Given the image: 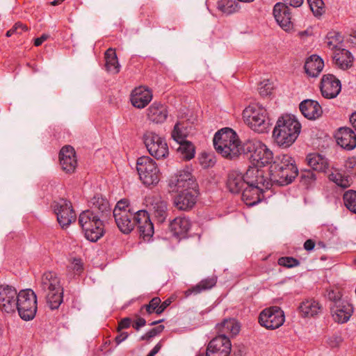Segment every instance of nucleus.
<instances>
[{
  "label": "nucleus",
  "instance_id": "nucleus-24",
  "mask_svg": "<svg viewBox=\"0 0 356 356\" xmlns=\"http://www.w3.org/2000/svg\"><path fill=\"white\" fill-rule=\"evenodd\" d=\"M62 289L60 279L56 273L47 271L42 275L40 285V290L42 293L56 290L62 291Z\"/></svg>",
  "mask_w": 356,
  "mask_h": 356
},
{
  "label": "nucleus",
  "instance_id": "nucleus-8",
  "mask_svg": "<svg viewBox=\"0 0 356 356\" xmlns=\"http://www.w3.org/2000/svg\"><path fill=\"white\" fill-rule=\"evenodd\" d=\"M144 144L149 154L156 159H165L168 156L169 149L165 138L155 132L147 131L143 136Z\"/></svg>",
  "mask_w": 356,
  "mask_h": 356
},
{
  "label": "nucleus",
  "instance_id": "nucleus-50",
  "mask_svg": "<svg viewBox=\"0 0 356 356\" xmlns=\"http://www.w3.org/2000/svg\"><path fill=\"white\" fill-rule=\"evenodd\" d=\"M327 298L330 305L343 304L346 300L342 298V293L338 289H332L327 291Z\"/></svg>",
  "mask_w": 356,
  "mask_h": 356
},
{
  "label": "nucleus",
  "instance_id": "nucleus-45",
  "mask_svg": "<svg viewBox=\"0 0 356 356\" xmlns=\"http://www.w3.org/2000/svg\"><path fill=\"white\" fill-rule=\"evenodd\" d=\"M345 207L352 213H356V191L348 190L343 193Z\"/></svg>",
  "mask_w": 356,
  "mask_h": 356
},
{
  "label": "nucleus",
  "instance_id": "nucleus-48",
  "mask_svg": "<svg viewBox=\"0 0 356 356\" xmlns=\"http://www.w3.org/2000/svg\"><path fill=\"white\" fill-rule=\"evenodd\" d=\"M316 179V172L311 169L302 170L300 172V180L304 185L308 187Z\"/></svg>",
  "mask_w": 356,
  "mask_h": 356
},
{
  "label": "nucleus",
  "instance_id": "nucleus-33",
  "mask_svg": "<svg viewBox=\"0 0 356 356\" xmlns=\"http://www.w3.org/2000/svg\"><path fill=\"white\" fill-rule=\"evenodd\" d=\"M259 148L256 153L252 156V159L256 161L259 166H264L267 164L272 163L273 161V154L266 145L264 143H258Z\"/></svg>",
  "mask_w": 356,
  "mask_h": 356
},
{
  "label": "nucleus",
  "instance_id": "nucleus-51",
  "mask_svg": "<svg viewBox=\"0 0 356 356\" xmlns=\"http://www.w3.org/2000/svg\"><path fill=\"white\" fill-rule=\"evenodd\" d=\"M307 2L314 15H321L325 12L323 0H307Z\"/></svg>",
  "mask_w": 356,
  "mask_h": 356
},
{
  "label": "nucleus",
  "instance_id": "nucleus-37",
  "mask_svg": "<svg viewBox=\"0 0 356 356\" xmlns=\"http://www.w3.org/2000/svg\"><path fill=\"white\" fill-rule=\"evenodd\" d=\"M306 159L308 165L314 172H324L328 168L326 159L318 154H309Z\"/></svg>",
  "mask_w": 356,
  "mask_h": 356
},
{
  "label": "nucleus",
  "instance_id": "nucleus-27",
  "mask_svg": "<svg viewBox=\"0 0 356 356\" xmlns=\"http://www.w3.org/2000/svg\"><path fill=\"white\" fill-rule=\"evenodd\" d=\"M239 323L233 318H225L220 323L216 325L218 336L224 337H233L238 334L240 331Z\"/></svg>",
  "mask_w": 356,
  "mask_h": 356
},
{
  "label": "nucleus",
  "instance_id": "nucleus-19",
  "mask_svg": "<svg viewBox=\"0 0 356 356\" xmlns=\"http://www.w3.org/2000/svg\"><path fill=\"white\" fill-rule=\"evenodd\" d=\"M191 227V220L185 216L175 218L170 220L168 227L172 235L177 238H186Z\"/></svg>",
  "mask_w": 356,
  "mask_h": 356
},
{
  "label": "nucleus",
  "instance_id": "nucleus-6",
  "mask_svg": "<svg viewBox=\"0 0 356 356\" xmlns=\"http://www.w3.org/2000/svg\"><path fill=\"white\" fill-rule=\"evenodd\" d=\"M37 296L30 289L21 290L16 300V308L19 316L24 321L32 320L37 312Z\"/></svg>",
  "mask_w": 356,
  "mask_h": 356
},
{
  "label": "nucleus",
  "instance_id": "nucleus-30",
  "mask_svg": "<svg viewBox=\"0 0 356 356\" xmlns=\"http://www.w3.org/2000/svg\"><path fill=\"white\" fill-rule=\"evenodd\" d=\"M298 310L302 317L310 318L321 314L323 307L314 299H307L300 303Z\"/></svg>",
  "mask_w": 356,
  "mask_h": 356
},
{
  "label": "nucleus",
  "instance_id": "nucleus-16",
  "mask_svg": "<svg viewBox=\"0 0 356 356\" xmlns=\"http://www.w3.org/2000/svg\"><path fill=\"white\" fill-rule=\"evenodd\" d=\"M273 13L277 23L283 30L288 31L292 29V10L286 3L282 2L275 3Z\"/></svg>",
  "mask_w": 356,
  "mask_h": 356
},
{
  "label": "nucleus",
  "instance_id": "nucleus-56",
  "mask_svg": "<svg viewBox=\"0 0 356 356\" xmlns=\"http://www.w3.org/2000/svg\"><path fill=\"white\" fill-rule=\"evenodd\" d=\"M28 31V28L26 25L23 24L21 22H17L15 24L12 29H10L6 32V35L7 37H10L15 33L22 34L24 31Z\"/></svg>",
  "mask_w": 356,
  "mask_h": 356
},
{
  "label": "nucleus",
  "instance_id": "nucleus-36",
  "mask_svg": "<svg viewBox=\"0 0 356 356\" xmlns=\"http://www.w3.org/2000/svg\"><path fill=\"white\" fill-rule=\"evenodd\" d=\"M332 58L335 64L342 70L348 69L352 66L353 56L351 53L346 49H339V50L334 52Z\"/></svg>",
  "mask_w": 356,
  "mask_h": 356
},
{
  "label": "nucleus",
  "instance_id": "nucleus-13",
  "mask_svg": "<svg viewBox=\"0 0 356 356\" xmlns=\"http://www.w3.org/2000/svg\"><path fill=\"white\" fill-rule=\"evenodd\" d=\"M90 209L86 210L95 216L108 220L111 216V208L108 200L100 194H96L89 201Z\"/></svg>",
  "mask_w": 356,
  "mask_h": 356
},
{
  "label": "nucleus",
  "instance_id": "nucleus-10",
  "mask_svg": "<svg viewBox=\"0 0 356 356\" xmlns=\"http://www.w3.org/2000/svg\"><path fill=\"white\" fill-rule=\"evenodd\" d=\"M285 321L283 310L277 307L273 306L266 308L261 312L259 316V323L268 330H275L281 327Z\"/></svg>",
  "mask_w": 356,
  "mask_h": 356
},
{
  "label": "nucleus",
  "instance_id": "nucleus-63",
  "mask_svg": "<svg viewBox=\"0 0 356 356\" xmlns=\"http://www.w3.org/2000/svg\"><path fill=\"white\" fill-rule=\"evenodd\" d=\"M49 35L48 34H42L40 37L37 38L34 40V45L35 47L40 46L44 41H46L49 38Z\"/></svg>",
  "mask_w": 356,
  "mask_h": 356
},
{
  "label": "nucleus",
  "instance_id": "nucleus-38",
  "mask_svg": "<svg viewBox=\"0 0 356 356\" xmlns=\"http://www.w3.org/2000/svg\"><path fill=\"white\" fill-rule=\"evenodd\" d=\"M106 70L112 74H118L120 70L117 54L114 49H108L104 54Z\"/></svg>",
  "mask_w": 356,
  "mask_h": 356
},
{
  "label": "nucleus",
  "instance_id": "nucleus-60",
  "mask_svg": "<svg viewBox=\"0 0 356 356\" xmlns=\"http://www.w3.org/2000/svg\"><path fill=\"white\" fill-rule=\"evenodd\" d=\"M304 0H283V3L286 6L289 5L293 8H298L302 6Z\"/></svg>",
  "mask_w": 356,
  "mask_h": 356
},
{
  "label": "nucleus",
  "instance_id": "nucleus-47",
  "mask_svg": "<svg viewBox=\"0 0 356 356\" xmlns=\"http://www.w3.org/2000/svg\"><path fill=\"white\" fill-rule=\"evenodd\" d=\"M218 8L222 13L229 15L237 10L238 4L232 0H221L218 2Z\"/></svg>",
  "mask_w": 356,
  "mask_h": 356
},
{
  "label": "nucleus",
  "instance_id": "nucleus-62",
  "mask_svg": "<svg viewBox=\"0 0 356 356\" xmlns=\"http://www.w3.org/2000/svg\"><path fill=\"white\" fill-rule=\"evenodd\" d=\"M129 337V334L127 332H123L119 333L115 338V341L117 345H119L120 343L124 341Z\"/></svg>",
  "mask_w": 356,
  "mask_h": 356
},
{
  "label": "nucleus",
  "instance_id": "nucleus-42",
  "mask_svg": "<svg viewBox=\"0 0 356 356\" xmlns=\"http://www.w3.org/2000/svg\"><path fill=\"white\" fill-rule=\"evenodd\" d=\"M343 37L338 32H330L326 36L325 43L334 52L342 48Z\"/></svg>",
  "mask_w": 356,
  "mask_h": 356
},
{
  "label": "nucleus",
  "instance_id": "nucleus-44",
  "mask_svg": "<svg viewBox=\"0 0 356 356\" xmlns=\"http://www.w3.org/2000/svg\"><path fill=\"white\" fill-rule=\"evenodd\" d=\"M179 144V147L177 150L180 152L185 160L189 161L194 158L195 154V148L192 143L186 140L181 142Z\"/></svg>",
  "mask_w": 356,
  "mask_h": 356
},
{
  "label": "nucleus",
  "instance_id": "nucleus-9",
  "mask_svg": "<svg viewBox=\"0 0 356 356\" xmlns=\"http://www.w3.org/2000/svg\"><path fill=\"white\" fill-rule=\"evenodd\" d=\"M51 207L56 215L57 221L63 229L67 228L76 220V214L70 201L65 198L54 200Z\"/></svg>",
  "mask_w": 356,
  "mask_h": 356
},
{
  "label": "nucleus",
  "instance_id": "nucleus-26",
  "mask_svg": "<svg viewBox=\"0 0 356 356\" xmlns=\"http://www.w3.org/2000/svg\"><path fill=\"white\" fill-rule=\"evenodd\" d=\"M227 187L232 193H239L243 191L247 185L246 173H241L232 170L228 173Z\"/></svg>",
  "mask_w": 356,
  "mask_h": 356
},
{
  "label": "nucleus",
  "instance_id": "nucleus-22",
  "mask_svg": "<svg viewBox=\"0 0 356 356\" xmlns=\"http://www.w3.org/2000/svg\"><path fill=\"white\" fill-rule=\"evenodd\" d=\"M330 309L334 321L341 324L348 322L354 311L353 305L348 301L343 304L330 305Z\"/></svg>",
  "mask_w": 356,
  "mask_h": 356
},
{
  "label": "nucleus",
  "instance_id": "nucleus-18",
  "mask_svg": "<svg viewBox=\"0 0 356 356\" xmlns=\"http://www.w3.org/2000/svg\"><path fill=\"white\" fill-rule=\"evenodd\" d=\"M170 187L176 192L195 190L196 184L191 173L188 172H180L175 175L170 179Z\"/></svg>",
  "mask_w": 356,
  "mask_h": 356
},
{
  "label": "nucleus",
  "instance_id": "nucleus-57",
  "mask_svg": "<svg viewBox=\"0 0 356 356\" xmlns=\"http://www.w3.org/2000/svg\"><path fill=\"white\" fill-rule=\"evenodd\" d=\"M272 89V84L269 82L268 80H267L260 83L259 92L261 96H268L270 95Z\"/></svg>",
  "mask_w": 356,
  "mask_h": 356
},
{
  "label": "nucleus",
  "instance_id": "nucleus-3",
  "mask_svg": "<svg viewBox=\"0 0 356 356\" xmlns=\"http://www.w3.org/2000/svg\"><path fill=\"white\" fill-rule=\"evenodd\" d=\"M213 142L216 152L226 159L232 160L240 155V140L231 128L225 127L217 131Z\"/></svg>",
  "mask_w": 356,
  "mask_h": 356
},
{
  "label": "nucleus",
  "instance_id": "nucleus-7",
  "mask_svg": "<svg viewBox=\"0 0 356 356\" xmlns=\"http://www.w3.org/2000/svg\"><path fill=\"white\" fill-rule=\"evenodd\" d=\"M136 169L143 184L155 186L160 180V171L156 163L149 156H141L137 159Z\"/></svg>",
  "mask_w": 356,
  "mask_h": 356
},
{
  "label": "nucleus",
  "instance_id": "nucleus-35",
  "mask_svg": "<svg viewBox=\"0 0 356 356\" xmlns=\"http://www.w3.org/2000/svg\"><path fill=\"white\" fill-rule=\"evenodd\" d=\"M152 207V213L156 222L163 223L169 215L167 202L161 199H154Z\"/></svg>",
  "mask_w": 356,
  "mask_h": 356
},
{
  "label": "nucleus",
  "instance_id": "nucleus-55",
  "mask_svg": "<svg viewBox=\"0 0 356 356\" xmlns=\"http://www.w3.org/2000/svg\"><path fill=\"white\" fill-rule=\"evenodd\" d=\"M165 327L163 325H159L155 327H153L150 330H149L147 333H145L144 335H143L140 340V341H148L150 339L154 337L155 336L158 335L161 332H163Z\"/></svg>",
  "mask_w": 356,
  "mask_h": 356
},
{
  "label": "nucleus",
  "instance_id": "nucleus-29",
  "mask_svg": "<svg viewBox=\"0 0 356 356\" xmlns=\"http://www.w3.org/2000/svg\"><path fill=\"white\" fill-rule=\"evenodd\" d=\"M302 114L309 120H315L319 118L323 113L319 103L312 99H305L299 106Z\"/></svg>",
  "mask_w": 356,
  "mask_h": 356
},
{
  "label": "nucleus",
  "instance_id": "nucleus-53",
  "mask_svg": "<svg viewBox=\"0 0 356 356\" xmlns=\"http://www.w3.org/2000/svg\"><path fill=\"white\" fill-rule=\"evenodd\" d=\"M128 210L134 211L131 207L129 200L127 199L120 200L116 204L112 216L116 215L118 213H121L122 211H127Z\"/></svg>",
  "mask_w": 356,
  "mask_h": 356
},
{
  "label": "nucleus",
  "instance_id": "nucleus-34",
  "mask_svg": "<svg viewBox=\"0 0 356 356\" xmlns=\"http://www.w3.org/2000/svg\"><path fill=\"white\" fill-rule=\"evenodd\" d=\"M217 282V277L212 276L208 277L201 280L196 285L188 289L185 292V297H188L191 295H197L204 291H207L213 288Z\"/></svg>",
  "mask_w": 356,
  "mask_h": 356
},
{
  "label": "nucleus",
  "instance_id": "nucleus-31",
  "mask_svg": "<svg viewBox=\"0 0 356 356\" xmlns=\"http://www.w3.org/2000/svg\"><path fill=\"white\" fill-rule=\"evenodd\" d=\"M168 115L167 106L159 102H154L147 109V118L156 124L164 122Z\"/></svg>",
  "mask_w": 356,
  "mask_h": 356
},
{
  "label": "nucleus",
  "instance_id": "nucleus-58",
  "mask_svg": "<svg viewBox=\"0 0 356 356\" xmlns=\"http://www.w3.org/2000/svg\"><path fill=\"white\" fill-rule=\"evenodd\" d=\"M70 268L77 274L81 273L83 270L81 260L76 258L73 259Z\"/></svg>",
  "mask_w": 356,
  "mask_h": 356
},
{
  "label": "nucleus",
  "instance_id": "nucleus-12",
  "mask_svg": "<svg viewBox=\"0 0 356 356\" xmlns=\"http://www.w3.org/2000/svg\"><path fill=\"white\" fill-rule=\"evenodd\" d=\"M232 349L228 337L216 336L212 339L206 348V356H229Z\"/></svg>",
  "mask_w": 356,
  "mask_h": 356
},
{
  "label": "nucleus",
  "instance_id": "nucleus-52",
  "mask_svg": "<svg viewBox=\"0 0 356 356\" xmlns=\"http://www.w3.org/2000/svg\"><path fill=\"white\" fill-rule=\"evenodd\" d=\"M277 264L280 266L291 268L298 266L300 262L298 259L292 257H282L278 259Z\"/></svg>",
  "mask_w": 356,
  "mask_h": 356
},
{
  "label": "nucleus",
  "instance_id": "nucleus-11",
  "mask_svg": "<svg viewBox=\"0 0 356 356\" xmlns=\"http://www.w3.org/2000/svg\"><path fill=\"white\" fill-rule=\"evenodd\" d=\"M134 228L138 227L140 236L144 240H149L153 236L154 225L145 210H134Z\"/></svg>",
  "mask_w": 356,
  "mask_h": 356
},
{
  "label": "nucleus",
  "instance_id": "nucleus-54",
  "mask_svg": "<svg viewBox=\"0 0 356 356\" xmlns=\"http://www.w3.org/2000/svg\"><path fill=\"white\" fill-rule=\"evenodd\" d=\"M344 168L349 175L356 176V156L348 157L345 161Z\"/></svg>",
  "mask_w": 356,
  "mask_h": 356
},
{
  "label": "nucleus",
  "instance_id": "nucleus-61",
  "mask_svg": "<svg viewBox=\"0 0 356 356\" xmlns=\"http://www.w3.org/2000/svg\"><path fill=\"white\" fill-rule=\"evenodd\" d=\"M146 325V321L143 318H138L133 324V327L138 331L142 327Z\"/></svg>",
  "mask_w": 356,
  "mask_h": 356
},
{
  "label": "nucleus",
  "instance_id": "nucleus-25",
  "mask_svg": "<svg viewBox=\"0 0 356 356\" xmlns=\"http://www.w3.org/2000/svg\"><path fill=\"white\" fill-rule=\"evenodd\" d=\"M174 203L176 207L182 211L191 209L196 203L197 193L195 190L177 192Z\"/></svg>",
  "mask_w": 356,
  "mask_h": 356
},
{
  "label": "nucleus",
  "instance_id": "nucleus-59",
  "mask_svg": "<svg viewBox=\"0 0 356 356\" xmlns=\"http://www.w3.org/2000/svg\"><path fill=\"white\" fill-rule=\"evenodd\" d=\"M131 318L129 317H126L120 320L118 323V331L120 332L123 329L129 328L131 324Z\"/></svg>",
  "mask_w": 356,
  "mask_h": 356
},
{
  "label": "nucleus",
  "instance_id": "nucleus-32",
  "mask_svg": "<svg viewBox=\"0 0 356 356\" xmlns=\"http://www.w3.org/2000/svg\"><path fill=\"white\" fill-rule=\"evenodd\" d=\"M324 67L323 60L317 55H312L305 63L304 70L305 73L310 77H317Z\"/></svg>",
  "mask_w": 356,
  "mask_h": 356
},
{
  "label": "nucleus",
  "instance_id": "nucleus-4",
  "mask_svg": "<svg viewBox=\"0 0 356 356\" xmlns=\"http://www.w3.org/2000/svg\"><path fill=\"white\" fill-rule=\"evenodd\" d=\"M106 221L88 211H82L79 217V224L84 232V236L91 242H96L104 236V223Z\"/></svg>",
  "mask_w": 356,
  "mask_h": 356
},
{
  "label": "nucleus",
  "instance_id": "nucleus-5",
  "mask_svg": "<svg viewBox=\"0 0 356 356\" xmlns=\"http://www.w3.org/2000/svg\"><path fill=\"white\" fill-rule=\"evenodd\" d=\"M245 123L253 131L264 133L268 127V118L266 108L258 104H250L243 111Z\"/></svg>",
  "mask_w": 356,
  "mask_h": 356
},
{
  "label": "nucleus",
  "instance_id": "nucleus-1",
  "mask_svg": "<svg viewBox=\"0 0 356 356\" xmlns=\"http://www.w3.org/2000/svg\"><path fill=\"white\" fill-rule=\"evenodd\" d=\"M247 185L243 190L242 200L249 207L257 204L264 198V192L270 184L264 177L263 170L250 168L246 171Z\"/></svg>",
  "mask_w": 356,
  "mask_h": 356
},
{
  "label": "nucleus",
  "instance_id": "nucleus-43",
  "mask_svg": "<svg viewBox=\"0 0 356 356\" xmlns=\"http://www.w3.org/2000/svg\"><path fill=\"white\" fill-rule=\"evenodd\" d=\"M258 143H261V142L256 139H247L242 143L240 141V148H238L240 154L241 153L244 154H250V157L252 159V154L256 153L259 148Z\"/></svg>",
  "mask_w": 356,
  "mask_h": 356
},
{
  "label": "nucleus",
  "instance_id": "nucleus-14",
  "mask_svg": "<svg viewBox=\"0 0 356 356\" xmlns=\"http://www.w3.org/2000/svg\"><path fill=\"white\" fill-rule=\"evenodd\" d=\"M277 168L276 170L269 171V177L271 182L278 186H286L292 183L298 175V170L296 164L286 170H283V167Z\"/></svg>",
  "mask_w": 356,
  "mask_h": 356
},
{
  "label": "nucleus",
  "instance_id": "nucleus-20",
  "mask_svg": "<svg viewBox=\"0 0 356 356\" xmlns=\"http://www.w3.org/2000/svg\"><path fill=\"white\" fill-rule=\"evenodd\" d=\"M337 144L343 149L350 151L356 147V134L348 127H340L334 136Z\"/></svg>",
  "mask_w": 356,
  "mask_h": 356
},
{
  "label": "nucleus",
  "instance_id": "nucleus-64",
  "mask_svg": "<svg viewBox=\"0 0 356 356\" xmlns=\"http://www.w3.org/2000/svg\"><path fill=\"white\" fill-rule=\"evenodd\" d=\"M304 248L307 250V251H312L314 250V247H315V242L314 241H313L312 239H307L305 243H304Z\"/></svg>",
  "mask_w": 356,
  "mask_h": 356
},
{
  "label": "nucleus",
  "instance_id": "nucleus-2",
  "mask_svg": "<svg viewBox=\"0 0 356 356\" xmlns=\"http://www.w3.org/2000/svg\"><path fill=\"white\" fill-rule=\"evenodd\" d=\"M301 124L294 115L285 114L280 116L273 131L275 143L282 147H290L300 133Z\"/></svg>",
  "mask_w": 356,
  "mask_h": 356
},
{
  "label": "nucleus",
  "instance_id": "nucleus-21",
  "mask_svg": "<svg viewBox=\"0 0 356 356\" xmlns=\"http://www.w3.org/2000/svg\"><path fill=\"white\" fill-rule=\"evenodd\" d=\"M60 164L62 169L67 173H72L77 165L76 152L74 149L70 145L62 147L59 153Z\"/></svg>",
  "mask_w": 356,
  "mask_h": 356
},
{
  "label": "nucleus",
  "instance_id": "nucleus-15",
  "mask_svg": "<svg viewBox=\"0 0 356 356\" xmlns=\"http://www.w3.org/2000/svg\"><path fill=\"white\" fill-rule=\"evenodd\" d=\"M320 89L323 97L333 99L341 92V83L334 75L324 74L321 81Z\"/></svg>",
  "mask_w": 356,
  "mask_h": 356
},
{
  "label": "nucleus",
  "instance_id": "nucleus-39",
  "mask_svg": "<svg viewBox=\"0 0 356 356\" xmlns=\"http://www.w3.org/2000/svg\"><path fill=\"white\" fill-rule=\"evenodd\" d=\"M328 178L331 181L334 182L337 186L343 189L350 187L353 183L350 175H345L337 170L331 172L329 175Z\"/></svg>",
  "mask_w": 356,
  "mask_h": 356
},
{
  "label": "nucleus",
  "instance_id": "nucleus-23",
  "mask_svg": "<svg viewBox=\"0 0 356 356\" xmlns=\"http://www.w3.org/2000/svg\"><path fill=\"white\" fill-rule=\"evenodd\" d=\"M130 99L134 107L143 108L152 99V92L147 87L140 86L132 90Z\"/></svg>",
  "mask_w": 356,
  "mask_h": 356
},
{
  "label": "nucleus",
  "instance_id": "nucleus-40",
  "mask_svg": "<svg viewBox=\"0 0 356 356\" xmlns=\"http://www.w3.org/2000/svg\"><path fill=\"white\" fill-rule=\"evenodd\" d=\"M47 301V304L51 309H57L63 301V288L62 291L56 290L42 293Z\"/></svg>",
  "mask_w": 356,
  "mask_h": 356
},
{
  "label": "nucleus",
  "instance_id": "nucleus-17",
  "mask_svg": "<svg viewBox=\"0 0 356 356\" xmlns=\"http://www.w3.org/2000/svg\"><path fill=\"white\" fill-rule=\"evenodd\" d=\"M18 298L17 290L10 286H0V308L6 313L15 312L16 300Z\"/></svg>",
  "mask_w": 356,
  "mask_h": 356
},
{
  "label": "nucleus",
  "instance_id": "nucleus-28",
  "mask_svg": "<svg viewBox=\"0 0 356 356\" xmlns=\"http://www.w3.org/2000/svg\"><path fill=\"white\" fill-rule=\"evenodd\" d=\"M134 211L130 210L113 216L118 227L124 234H129L134 229Z\"/></svg>",
  "mask_w": 356,
  "mask_h": 356
},
{
  "label": "nucleus",
  "instance_id": "nucleus-41",
  "mask_svg": "<svg viewBox=\"0 0 356 356\" xmlns=\"http://www.w3.org/2000/svg\"><path fill=\"white\" fill-rule=\"evenodd\" d=\"M295 164V161L291 156L288 154H280L277 156L272 163H270L269 171L273 170H276L278 169L277 167H283V170H286L289 168H291V166Z\"/></svg>",
  "mask_w": 356,
  "mask_h": 356
},
{
  "label": "nucleus",
  "instance_id": "nucleus-46",
  "mask_svg": "<svg viewBox=\"0 0 356 356\" xmlns=\"http://www.w3.org/2000/svg\"><path fill=\"white\" fill-rule=\"evenodd\" d=\"M172 138L178 143L186 140L188 135L186 128H185L181 123L177 122L175 124L174 129L172 131Z\"/></svg>",
  "mask_w": 356,
  "mask_h": 356
},
{
  "label": "nucleus",
  "instance_id": "nucleus-49",
  "mask_svg": "<svg viewBox=\"0 0 356 356\" xmlns=\"http://www.w3.org/2000/svg\"><path fill=\"white\" fill-rule=\"evenodd\" d=\"M160 303L161 299L159 297H154L149 301V304L143 305L140 307V312H142L143 309H145L147 314H152V313L161 314V312H159Z\"/></svg>",
  "mask_w": 356,
  "mask_h": 356
}]
</instances>
